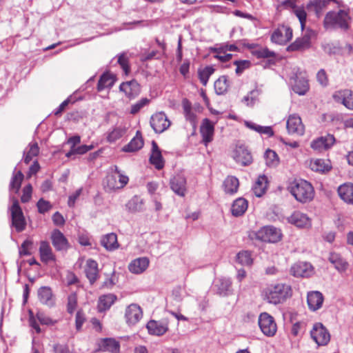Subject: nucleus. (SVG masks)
<instances>
[{
    "instance_id": "f257e3e1",
    "label": "nucleus",
    "mask_w": 353,
    "mask_h": 353,
    "mask_svg": "<svg viewBox=\"0 0 353 353\" xmlns=\"http://www.w3.org/2000/svg\"><path fill=\"white\" fill-rule=\"evenodd\" d=\"M291 287L284 283H272L263 291V299L271 304L276 305L285 301L291 296Z\"/></svg>"
},
{
    "instance_id": "f03ea898",
    "label": "nucleus",
    "mask_w": 353,
    "mask_h": 353,
    "mask_svg": "<svg viewBox=\"0 0 353 353\" xmlns=\"http://www.w3.org/2000/svg\"><path fill=\"white\" fill-rule=\"evenodd\" d=\"M289 189L296 200L301 203L309 202L314 196L312 185L305 180H295L291 183Z\"/></svg>"
},
{
    "instance_id": "7ed1b4c3",
    "label": "nucleus",
    "mask_w": 353,
    "mask_h": 353,
    "mask_svg": "<svg viewBox=\"0 0 353 353\" xmlns=\"http://www.w3.org/2000/svg\"><path fill=\"white\" fill-rule=\"evenodd\" d=\"M350 17L343 10L330 11L324 19V26L326 28H341L346 30L350 27Z\"/></svg>"
},
{
    "instance_id": "20e7f679",
    "label": "nucleus",
    "mask_w": 353,
    "mask_h": 353,
    "mask_svg": "<svg viewBox=\"0 0 353 353\" xmlns=\"http://www.w3.org/2000/svg\"><path fill=\"white\" fill-rule=\"evenodd\" d=\"M111 171V174L106 176L104 181L105 188L108 190L123 188L128 183V177L123 174L117 165L112 167Z\"/></svg>"
},
{
    "instance_id": "39448f33",
    "label": "nucleus",
    "mask_w": 353,
    "mask_h": 353,
    "mask_svg": "<svg viewBox=\"0 0 353 353\" xmlns=\"http://www.w3.org/2000/svg\"><path fill=\"white\" fill-rule=\"evenodd\" d=\"M9 210L11 214L12 226L15 228L17 232L24 230L26 222L19 201L17 199L12 198V205L10 207Z\"/></svg>"
},
{
    "instance_id": "423d86ee",
    "label": "nucleus",
    "mask_w": 353,
    "mask_h": 353,
    "mask_svg": "<svg viewBox=\"0 0 353 353\" xmlns=\"http://www.w3.org/2000/svg\"><path fill=\"white\" fill-rule=\"evenodd\" d=\"M255 238L268 243H276L281 239L282 234L279 229L271 226H264L254 233Z\"/></svg>"
},
{
    "instance_id": "0eeeda50",
    "label": "nucleus",
    "mask_w": 353,
    "mask_h": 353,
    "mask_svg": "<svg viewBox=\"0 0 353 353\" xmlns=\"http://www.w3.org/2000/svg\"><path fill=\"white\" fill-rule=\"evenodd\" d=\"M258 323L261 331L266 336L275 335L277 326L273 316L268 312H262L259 316Z\"/></svg>"
},
{
    "instance_id": "6e6552de",
    "label": "nucleus",
    "mask_w": 353,
    "mask_h": 353,
    "mask_svg": "<svg viewBox=\"0 0 353 353\" xmlns=\"http://www.w3.org/2000/svg\"><path fill=\"white\" fill-rule=\"evenodd\" d=\"M312 339L318 345H326L330 340V334L321 323L314 324L310 331Z\"/></svg>"
},
{
    "instance_id": "1a4fd4ad",
    "label": "nucleus",
    "mask_w": 353,
    "mask_h": 353,
    "mask_svg": "<svg viewBox=\"0 0 353 353\" xmlns=\"http://www.w3.org/2000/svg\"><path fill=\"white\" fill-rule=\"evenodd\" d=\"M290 83L293 91L301 96L306 94L310 89L308 81L302 72L294 74L290 78Z\"/></svg>"
},
{
    "instance_id": "9d476101",
    "label": "nucleus",
    "mask_w": 353,
    "mask_h": 353,
    "mask_svg": "<svg viewBox=\"0 0 353 353\" xmlns=\"http://www.w3.org/2000/svg\"><path fill=\"white\" fill-rule=\"evenodd\" d=\"M315 36V32L312 30H307L305 34L297 38L291 45L288 47L290 51L304 50L310 47V40Z\"/></svg>"
},
{
    "instance_id": "9b49d317",
    "label": "nucleus",
    "mask_w": 353,
    "mask_h": 353,
    "mask_svg": "<svg viewBox=\"0 0 353 353\" xmlns=\"http://www.w3.org/2000/svg\"><path fill=\"white\" fill-rule=\"evenodd\" d=\"M170 120L163 112L154 114L150 119L151 127L157 133L164 132L170 127Z\"/></svg>"
},
{
    "instance_id": "f8f14e48",
    "label": "nucleus",
    "mask_w": 353,
    "mask_h": 353,
    "mask_svg": "<svg viewBox=\"0 0 353 353\" xmlns=\"http://www.w3.org/2000/svg\"><path fill=\"white\" fill-rule=\"evenodd\" d=\"M286 128L290 134L302 136L305 132V126L301 117L297 114H291L287 119Z\"/></svg>"
},
{
    "instance_id": "ddd939ff",
    "label": "nucleus",
    "mask_w": 353,
    "mask_h": 353,
    "mask_svg": "<svg viewBox=\"0 0 353 353\" xmlns=\"http://www.w3.org/2000/svg\"><path fill=\"white\" fill-rule=\"evenodd\" d=\"M143 317L141 307L136 303L129 305L125 310V322L129 325L137 324Z\"/></svg>"
},
{
    "instance_id": "4468645a",
    "label": "nucleus",
    "mask_w": 353,
    "mask_h": 353,
    "mask_svg": "<svg viewBox=\"0 0 353 353\" xmlns=\"http://www.w3.org/2000/svg\"><path fill=\"white\" fill-rule=\"evenodd\" d=\"M292 38V30L287 26H281L276 29L272 34V42L283 45L285 44Z\"/></svg>"
},
{
    "instance_id": "2eb2a0df",
    "label": "nucleus",
    "mask_w": 353,
    "mask_h": 353,
    "mask_svg": "<svg viewBox=\"0 0 353 353\" xmlns=\"http://www.w3.org/2000/svg\"><path fill=\"white\" fill-rule=\"evenodd\" d=\"M288 221L300 228H309L312 225V221L309 216L300 211L294 212L288 217Z\"/></svg>"
},
{
    "instance_id": "dca6fc26",
    "label": "nucleus",
    "mask_w": 353,
    "mask_h": 353,
    "mask_svg": "<svg viewBox=\"0 0 353 353\" xmlns=\"http://www.w3.org/2000/svg\"><path fill=\"white\" fill-rule=\"evenodd\" d=\"M170 188L172 191L180 196H184L186 192V179L181 174H178L174 176L170 181Z\"/></svg>"
},
{
    "instance_id": "f3484780",
    "label": "nucleus",
    "mask_w": 353,
    "mask_h": 353,
    "mask_svg": "<svg viewBox=\"0 0 353 353\" xmlns=\"http://www.w3.org/2000/svg\"><path fill=\"white\" fill-rule=\"evenodd\" d=\"M313 268L310 263L307 262H298L294 263L290 269L291 274L296 277H307L312 274Z\"/></svg>"
},
{
    "instance_id": "a211bd4d",
    "label": "nucleus",
    "mask_w": 353,
    "mask_h": 353,
    "mask_svg": "<svg viewBox=\"0 0 353 353\" xmlns=\"http://www.w3.org/2000/svg\"><path fill=\"white\" fill-rule=\"evenodd\" d=\"M333 98L335 101L342 103L347 109H353V97L350 90L336 91L334 93Z\"/></svg>"
},
{
    "instance_id": "6ab92c4d",
    "label": "nucleus",
    "mask_w": 353,
    "mask_h": 353,
    "mask_svg": "<svg viewBox=\"0 0 353 353\" xmlns=\"http://www.w3.org/2000/svg\"><path fill=\"white\" fill-rule=\"evenodd\" d=\"M147 329L151 334L161 336L168 330V323L165 320H151L147 323Z\"/></svg>"
},
{
    "instance_id": "aec40b11",
    "label": "nucleus",
    "mask_w": 353,
    "mask_h": 353,
    "mask_svg": "<svg viewBox=\"0 0 353 353\" xmlns=\"http://www.w3.org/2000/svg\"><path fill=\"white\" fill-rule=\"evenodd\" d=\"M234 159L236 163L246 166L252 162L251 153L243 146H238L234 152Z\"/></svg>"
},
{
    "instance_id": "412c9836",
    "label": "nucleus",
    "mask_w": 353,
    "mask_h": 353,
    "mask_svg": "<svg viewBox=\"0 0 353 353\" xmlns=\"http://www.w3.org/2000/svg\"><path fill=\"white\" fill-rule=\"evenodd\" d=\"M119 90L130 99L137 97L141 91L139 84L134 80L122 83L119 86Z\"/></svg>"
},
{
    "instance_id": "4be33fe9",
    "label": "nucleus",
    "mask_w": 353,
    "mask_h": 353,
    "mask_svg": "<svg viewBox=\"0 0 353 353\" xmlns=\"http://www.w3.org/2000/svg\"><path fill=\"white\" fill-rule=\"evenodd\" d=\"M51 239L53 246L58 251L66 250L70 247L67 239L59 230H54L52 232Z\"/></svg>"
},
{
    "instance_id": "5701e85b",
    "label": "nucleus",
    "mask_w": 353,
    "mask_h": 353,
    "mask_svg": "<svg viewBox=\"0 0 353 353\" xmlns=\"http://www.w3.org/2000/svg\"><path fill=\"white\" fill-rule=\"evenodd\" d=\"M309 167L316 172L325 173L332 169V164L329 159H312L310 161Z\"/></svg>"
},
{
    "instance_id": "b1692460",
    "label": "nucleus",
    "mask_w": 353,
    "mask_h": 353,
    "mask_svg": "<svg viewBox=\"0 0 353 353\" xmlns=\"http://www.w3.org/2000/svg\"><path fill=\"white\" fill-rule=\"evenodd\" d=\"M334 137L328 134L325 137H321L311 142L310 146L314 150L321 151L331 147L334 143Z\"/></svg>"
},
{
    "instance_id": "393cba45",
    "label": "nucleus",
    "mask_w": 353,
    "mask_h": 353,
    "mask_svg": "<svg viewBox=\"0 0 353 353\" xmlns=\"http://www.w3.org/2000/svg\"><path fill=\"white\" fill-rule=\"evenodd\" d=\"M214 131V124L209 119H205L201 125L200 132L203 137V142L205 145L212 141Z\"/></svg>"
},
{
    "instance_id": "a878e982",
    "label": "nucleus",
    "mask_w": 353,
    "mask_h": 353,
    "mask_svg": "<svg viewBox=\"0 0 353 353\" xmlns=\"http://www.w3.org/2000/svg\"><path fill=\"white\" fill-rule=\"evenodd\" d=\"M148 259L146 257H140L130 263L128 270L133 274H139L143 272L148 268Z\"/></svg>"
},
{
    "instance_id": "bb28decb",
    "label": "nucleus",
    "mask_w": 353,
    "mask_h": 353,
    "mask_svg": "<svg viewBox=\"0 0 353 353\" xmlns=\"http://www.w3.org/2000/svg\"><path fill=\"white\" fill-rule=\"evenodd\" d=\"M307 301L310 310L316 311L321 307L323 302V296L319 291H312L308 292Z\"/></svg>"
},
{
    "instance_id": "cd10ccee",
    "label": "nucleus",
    "mask_w": 353,
    "mask_h": 353,
    "mask_svg": "<svg viewBox=\"0 0 353 353\" xmlns=\"http://www.w3.org/2000/svg\"><path fill=\"white\" fill-rule=\"evenodd\" d=\"M85 273L90 283L93 284L98 279V263L92 259H88L85 266Z\"/></svg>"
},
{
    "instance_id": "c85d7f7f",
    "label": "nucleus",
    "mask_w": 353,
    "mask_h": 353,
    "mask_svg": "<svg viewBox=\"0 0 353 353\" xmlns=\"http://www.w3.org/2000/svg\"><path fill=\"white\" fill-rule=\"evenodd\" d=\"M150 163L158 170L163 168L164 161L161 155V152L158 147L157 143L152 141V154L150 157Z\"/></svg>"
},
{
    "instance_id": "c756f323",
    "label": "nucleus",
    "mask_w": 353,
    "mask_h": 353,
    "mask_svg": "<svg viewBox=\"0 0 353 353\" xmlns=\"http://www.w3.org/2000/svg\"><path fill=\"white\" fill-rule=\"evenodd\" d=\"M119 343L114 339H103L99 343V350L101 352L117 353L119 351Z\"/></svg>"
},
{
    "instance_id": "7c9ffc66",
    "label": "nucleus",
    "mask_w": 353,
    "mask_h": 353,
    "mask_svg": "<svg viewBox=\"0 0 353 353\" xmlns=\"http://www.w3.org/2000/svg\"><path fill=\"white\" fill-rule=\"evenodd\" d=\"M340 198L347 203H353V184L345 183L338 188Z\"/></svg>"
},
{
    "instance_id": "2f4dec72",
    "label": "nucleus",
    "mask_w": 353,
    "mask_h": 353,
    "mask_svg": "<svg viewBox=\"0 0 353 353\" xmlns=\"http://www.w3.org/2000/svg\"><path fill=\"white\" fill-rule=\"evenodd\" d=\"M143 140L141 137V134L139 131H137L135 137L130 141V143L125 145L123 148L122 151L125 152H134L143 146Z\"/></svg>"
},
{
    "instance_id": "473e14b6",
    "label": "nucleus",
    "mask_w": 353,
    "mask_h": 353,
    "mask_svg": "<svg viewBox=\"0 0 353 353\" xmlns=\"http://www.w3.org/2000/svg\"><path fill=\"white\" fill-rule=\"evenodd\" d=\"M38 297L40 302L44 305L51 307L54 304L52 290L49 287L40 288L38 290Z\"/></svg>"
},
{
    "instance_id": "72a5a7b5",
    "label": "nucleus",
    "mask_w": 353,
    "mask_h": 353,
    "mask_svg": "<svg viewBox=\"0 0 353 353\" xmlns=\"http://www.w3.org/2000/svg\"><path fill=\"white\" fill-rule=\"evenodd\" d=\"M101 244L108 251L115 250L119 248L117 236L114 233H109L101 237Z\"/></svg>"
},
{
    "instance_id": "f704fd0d",
    "label": "nucleus",
    "mask_w": 353,
    "mask_h": 353,
    "mask_svg": "<svg viewBox=\"0 0 353 353\" xmlns=\"http://www.w3.org/2000/svg\"><path fill=\"white\" fill-rule=\"evenodd\" d=\"M239 186V179L233 176H227L223 183V190L228 194H235L238 190Z\"/></svg>"
},
{
    "instance_id": "c9c22d12",
    "label": "nucleus",
    "mask_w": 353,
    "mask_h": 353,
    "mask_svg": "<svg viewBox=\"0 0 353 353\" xmlns=\"http://www.w3.org/2000/svg\"><path fill=\"white\" fill-rule=\"evenodd\" d=\"M268 183V181L266 176H259L252 188L254 195L257 197L262 196L267 190Z\"/></svg>"
},
{
    "instance_id": "e433bc0d",
    "label": "nucleus",
    "mask_w": 353,
    "mask_h": 353,
    "mask_svg": "<svg viewBox=\"0 0 353 353\" xmlns=\"http://www.w3.org/2000/svg\"><path fill=\"white\" fill-rule=\"evenodd\" d=\"M39 254L41 260L44 263H48L54 260L52 248L47 241H41L39 247Z\"/></svg>"
},
{
    "instance_id": "4c0bfd02",
    "label": "nucleus",
    "mask_w": 353,
    "mask_h": 353,
    "mask_svg": "<svg viewBox=\"0 0 353 353\" xmlns=\"http://www.w3.org/2000/svg\"><path fill=\"white\" fill-rule=\"evenodd\" d=\"M117 300V296L114 294H108L99 297L98 301V308L99 311L108 310Z\"/></svg>"
},
{
    "instance_id": "58836bf2",
    "label": "nucleus",
    "mask_w": 353,
    "mask_h": 353,
    "mask_svg": "<svg viewBox=\"0 0 353 353\" xmlns=\"http://www.w3.org/2000/svg\"><path fill=\"white\" fill-rule=\"evenodd\" d=\"M248 208V202L245 199L239 198L235 200L232 205V213L234 216H241L245 213Z\"/></svg>"
},
{
    "instance_id": "ea45409f",
    "label": "nucleus",
    "mask_w": 353,
    "mask_h": 353,
    "mask_svg": "<svg viewBox=\"0 0 353 353\" xmlns=\"http://www.w3.org/2000/svg\"><path fill=\"white\" fill-rule=\"evenodd\" d=\"M329 261L339 271H343L347 268V263L337 253H331L329 256Z\"/></svg>"
},
{
    "instance_id": "a19ab883",
    "label": "nucleus",
    "mask_w": 353,
    "mask_h": 353,
    "mask_svg": "<svg viewBox=\"0 0 353 353\" xmlns=\"http://www.w3.org/2000/svg\"><path fill=\"white\" fill-rule=\"evenodd\" d=\"M115 82V78L113 74L104 73L99 80L97 84L98 91H101L106 88L112 87Z\"/></svg>"
},
{
    "instance_id": "79ce46f5",
    "label": "nucleus",
    "mask_w": 353,
    "mask_h": 353,
    "mask_svg": "<svg viewBox=\"0 0 353 353\" xmlns=\"http://www.w3.org/2000/svg\"><path fill=\"white\" fill-rule=\"evenodd\" d=\"M245 125L248 128L260 134H265L268 137H272L274 134V132L270 126H261L251 121H245Z\"/></svg>"
},
{
    "instance_id": "37998d69",
    "label": "nucleus",
    "mask_w": 353,
    "mask_h": 353,
    "mask_svg": "<svg viewBox=\"0 0 353 353\" xmlns=\"http://www.w3.org/2000/svg\"><path fill=\"white\" fill-rule=\"evenodd\" d=\"M330 1L336 2V0H312L308 3V8L319 15Z\"/></svg>"
},
{
    "instance_id": "c03bdc74",
    "label": "nucleus",
    "mask_w": 353,
    "mask_h": 353,
    "mask_svg": "<svg viewBox=\"0 0 353 353\" xmlns=\"http://www.w3.org/2000/svg\"><path fill=\"white\" fill-rule=\"evenodd\" d=\"M143 200L137 196H133L126 203V208L130 212H136L142 210Z\"/></svg>"
},
{
    "instance_id": "a18cd8bd",
    "label": "nucleus",
    "mask_w": 353,
    "mask_h": 353,
    "mask_svg": "<svg viewBox=\"0 0 353 353\" xmlns=\"http://www.w3.org/2000/svg\"><path fill=\"white\" fill-rule=\"evenodd\" d=\"M229 88V83L227 77L222 76L214 82L215 92L218 94H223Z\"/></svg>"
},
{
    "instance_id": "49530a36",
    "label": "nucleus",
    "mask_w": 353,
    "mask_h": 353,
    "mask_svg": "<svg viewBox=\"0 0 353 353\" xmlns=\"http://www.w3.org/2000/svg\"><path fill=\"white\" fill-rule=\"evenodd\" d=\"M23 177L24 176L21 171L14 173L10 183V189L14 190L15 193H17L21 188Z\"/></svg>"
},
{
    "instance_id": "de8ad7c7",
    "label": "nucleus",
    "mask_w": 353,
    "mask_h": 353,
    "mask_svg": "<svg viewBox=\"0 0 353 353\" xmlns=\"http://www.w3.org/2000/svg\"><path fill=\"white\" fill-rule=\"evenodd\" d=\"M182 105L185 119L190 123H194L196 121V115L192 110L191 103L185 99L183 100Z\"/></svg>"
},
{
    "instance_id": "09e8293b",
    "label": "nucleus",
    "mask_w": 353,
    "mask_h": 353,
    "mask_svg": "<svg viewBox=\"0 0 353 353\" xmlns=\"http://www.w3.org/2000/svg\"><path fill=\"white\" fill-rule=\"evenodd\" d=\"M236 261L242 265H250L252 263L251 253L248 251H241L236 254Z\"/></svg>"
},
{
    "instance_id": "8fccbe9b",
    "label": "nucleus",
    "mask_w": 353,
    "mask_h": 353,
    "mask_svg": "<svg viewBox=\"0 0 353 353\" xmlns=\"http://www.w3.org/2000/svg\"><path fill=\"white\" fill-rule=\"evenodd\" d=\"M264 157L268 166H276L279 163V157L274 150H267L265 152Z\"/></svg>"
},
{
    "instance_id": "3c124183",
    "label": "nucleus",
    "mask_w": 353,
    "mask_h": 353,
    "mask_svg": "<svg viewBox=\"0 0 353 353\" xmlns=\"http://www.w3.org/2000/svg\"><path fill=\"white\" fill-rule=\"evenodd\" d=\"M29 150L28 152H25L24 162L26 164H28L32 159L38 155L39 152V148L37 143L34 142L33 143H30L29 145Z\"/></svg>"
},
{
    "instance_id": "603ef678",
    "label": "nucleus",
    "mask_w": 353,
    "mask_h": 353,
    "mask_svg": "<svg viewBox=\"0 0 353 353\" xmlns=\"http://www.w3.org/2000/svg\"><path fill=\"white\" fill-rule=\"evenodd\" d=\"M214 70L212 66L205 67L199 72V77L201 83L206 85L210 77L213 74Z\"/></svg>"
},
{
    "instance_id": "864d4df0",
    "label": "nucleus",
    "mask_w": 353,
    "mask_h": 353,
    "mask_svg": "<svg viewBox=\"0 0 353 353\" xmlns=\"http://www.w3.org/2000/svg\"><path fill=\"white\" fill-rule=\"evenodd\" d=\"M125 132V130L121 127L114 128L108 135L109 142H114L120 139Z\"/></svg>"
},
{
    "instance_id": "5fc2aeb1",
    "label": "nucleus",
    "mask_w": 353,
    "mask_h": 353,
    "mask_svg": "<svg viewBox=\"0 0 353 353\" xmlns=\"http://www.w3.org/2000/svg\"><path fill=\"white\" fill-rule=\"evenodd\" d=\"M231 281L228 279H221L219 280V285L218 291L220 295L225 296L230 291L231 288Z\"/></svg>"
},
{
    "instance_id": "6e6d98bb",
    "label": "nucleus",
    "mask_w": 353,
    "mask_h": 353,
    "mask_svg": "<svg viewBox=\"0 0 353 353\" xmlns=\"http://www.w3.org/2000/svg\"><path fill=\"white\" fill-rule=\"evenodd\" d=\"M93 148V145H82L78 147H76V148L70 150L65 156L67 157H70L72 155L75 154H83L88 152L89 150H91Z\"/></svg>"
},
{
    "instance_id": "4d7b16f0",
    "label": "nucleus",
    "mask_w": 353,
    "mask_h": 353,
    "mask_svg": "<svg viewBox=\"0 0 353 353\" xmlns=\"http://www.w3.org/2000/svg\"><path fill=\"white\" fill-rule=\"evenodd\" d=\"M213 51L216 52L214 57L222 62H227L232 58V54L226 53L223 48H215Z\"/></svg>"
},
{
    "instance_id": "13d9d810",
    "label": "nucleus",
    "mask_w": 353,
    "mask_h": 353,
    "mask_svg": "<svg viewBox=\"0 0 353 353\" xmlns=\"http://www.w3.org/2000/svg\"><path fill=\"white\" fill-rule=\"evenodd\" d=\"M32 244L33 243L31 240L26 239L24 241L19 248V254L21 256L30 255V250L32 249Z\"/></svg>"
},
{
    "instance_id": "bf43d9fd",
    "label": "nucleus",
    "mask_w": 353,
    "mask_h": 353,
    "mask_svg": "<svg viewBox=\"0 0 353 353\" xmlns=\"http://www.w3.org/2000/svg\"><path fill=\"white\" fill-rule=\"evenodd\" d=\"M149 99L147 98H142L141 100L133 104L131 107L130 113L134 114L137 113L142 108L149 103Z\"/></svg>"
},
{
    "instance_id": "052dcab7",
    "label": "nucleus",
    "mask_w": 353,
    "mask_h": 353,
    "mask_svg": "<svg viewBox=\"0 0 353 353\" xmlns=\"http://www.w3.org/2000/svg\"><path fill=\"white\" fill-rule=\"evenodd\" d=\"M37 206L38 208V211L41 214H44L48 210H50L52 205L48 201H46L43 199H40L37 203Z\"/></svg>"
},
{
    "instance_id": "680f3d73",
    "label": "nucleus",
    "mask_w": 353,
    "mask_h": 353,
    "mask_svg": "<svg viewBox=\"0 0 353 353\" xmlns=\"http://www.w3.org/2000/svg\"><path fill=\"white\" fill-rule=\"evenodd\" d=\"M234 63L236 66V73L239 75L250 66V62L247 60L236 61Z\"/></svg>"
},
{
    "instance_id": "e2e57ef3",
    "label": "nucleus",
    "mask_w": 353,
    "mask_h": 353,
    "mask_svg": "<svg viewBox=\"0 0 353 353\" xmlns=\"http://www.w3.org/2000/svg\"><path fill=\"white\" fill-rule=\"evenodd\" d=\"M118 63L127 74L130 71V67L128 65V58L125 53H122L119 56Z\"/></svg>"
},
{
    "instance_id": "0e129e2a",
    "label": "nucleus",
    "mask_w": 353,
    "mask_h": 353,
    "mask_svg": "<svg viewBox=\"0 0 353 353\" xmlns=\"http://www.w3.org/2000/svg\"><path fill=\"white\" fill-rule=\"evenodd\" d=\"M77 304V298L76 294H70L68 298V312L70 314L73 313L76 309Z\"/></svg>"
},
{
    "instance_id": "69168bd1",
    "label": "nucleus",
    "mask_w": 353,
    "mask_h": 353,
    "mask_svg": "<svg viewBox=\"0 0 353 353\" xmlns=\"http://www.w3.org/2000/svg\"><path fill=\"white\" fill-rule=\"evenodd\" d=\"M32 192V187L30 184H28L23 189V194L21 197V202L27 203L31 199Z\"/></svg>"
},
{
    "instance_id": "338daca9",
    "label": "nucleus",
    "mask_w": 353,
    "mask_h": 353,
    "mask_svg": "<svg viewBox=\"0 0 353 353\" xmlns=\"http://www.w3.org/2000/svg\"><path fill=\"white\" fill-rule=\"evenodd\" d=\"M294 12L295 15L297 17V18L299 19L300 23H301V28L303 30L305 27V21H306L307 14H306L305 11L303 8H296V9H294Z\"/></svg>"
},
{
    "instance_id": "774afa93",
    "label": "nucleus",
    "mask_w": 353,
    "mask_h": 353,
    "mask_svg": "<svg viewBox=\"0 0 353 353\" xmlns=\"http://www.w3.org/2000/svg\"><path fill=\"white\" fill-rule=\"evenodd\" d=\"M255 54L259 58H269L275 57V53L269 50L268 48H261L255 52Z\"/></svg>"
}]
</instances>
